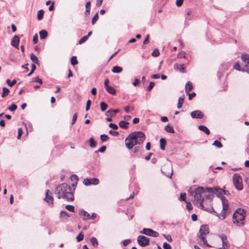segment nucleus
Wrapping results in <instances>:
<instances>
[{
	"label": "nucleus",
	"instance_id": "61",
	"mask_svg": "<svg viewBox=\"0 0 249 249\" xmlns=\"http://www.w3.org/2000/svg\"><path fill=\"white\" fill-rule=\"evenodd\" d=\"M183 2V0H177L176 2V5L178 7L181 6Z\"/></svg>",
	"mask_w": 249,
	"mask_h": 249
},
{
	"label": "nucleus",
	"instance_id": "6",
	"mask_svg": "<svg viewBox=\"0 0 249 249\" xmlns=\"http://www.w3.org/2000/svg\"><path fill=\"white\" fill-rule=\"evenodd\" d=\"M132 139H137L141 144L142 143L145 139V134L142 131H135L131 133Z\"/></svg>",
	"mask_w": 249,
	"mask_h": 249
},
{
	"label": "nucleus",
	"instance_id": "43",
	"mask_svg": "<svg viewBox=\"0 0 249 249\" xmlns=\"http://www.w3.org/2000/svg\"><path fill=\"white\" fill-rule=\"evenodd\" d=\"M71 61L72 65L74 66L76 65L78 63L77 60V57L76 56H73L71 58Z\"/></svg>",
	"mask_w": 249,
	"mask_h": 249
},
{
	"label": "nucleus",
	"instance_id": "10",
	"mask_svg": "<svg viewBox=\"0 0 249 249\" xmlns=\"http://www.w3.org/2000/svg\"><path fill=\"white\" fill-rule=\"evenodd\" d=\"M99 183V180L97 178H85L83 180V184L86 186H88L91 184L97 185Z\"/></svg>",
	"mask_w": 249,
	"mask_h": 249
},
{
	"label": "nucleus",
	"instance_id": "51",
	"mask_svg": "<svg viewBox=\"0 0 249 249\" xmlns=\"http://www.w3.org/2000/svg\"><path fill=\"white\" fill-rule=\"evenodd\" d=\"M226 215H227L226 212L222 211V212L220 214V215L219 216V217L221 219L223 220V219H224L226 218Z\"/></svg>",
	"mask_w": 249,
	"mask_h": 249
},
{
	"label": "nucleus",
	"instance_id": "44",
	"mask_svg": "<svg viewBox=\"0 0 249 249\" xmlns=\"http://www.w3.org/2000/svg\"><path fill=\"white\" fill-rule=\"evenodd\" d=\"M222 211H228L229 209V204L228 202L222 204Z\"/></svg>",
	"mask_w": 249,
	"mask_h": 249
},
{
	"label": "nucleus",
	"instance_id": "38",
	"mask_svg": "<svg viewBox=\"0 0 249 249\" xmlns=\"http://www.w3.org/2000/svg\"><path fill=\"white\" fill-rule=\"evenodd\" d=\"M213 145H214L218 148H221L223 146V145L221 142L218 140L214 141L213 143Z\"/></svg>",
	"mask_w": 249,
	"mask_h": 249
},
{
	"label": "nucleus",
	"instance_id": "49",
	"mask_svg": "<svg viewBox=\"0 0 249 249\" xmlns=\"http://www.w3.org/2000/svg\"><path fill=\"white\" fill-rule=\"evenodd\" d=\"M234 68L238 71H244V69H242V70L240 69V66L238 63H236L234 65Z\"/></svg>",
	"mask_w": 249,
	"mask_h": 249
},
{
	"label": "nucleus",
	"instance_id": "15",
	"mask_svg": "<svg viewBox=\"0 0 249 249\" xmlns=\"http://www.w3.org/2000/svg\"><path fill=\"white\" fill-rule=\"evenodd\" d=\"M243 61L245 63V67L249 70V55L247 54H243L241 56Z\"/></svg>",
	"mask_w": 249,
	"mask_h": 249
},
{
	"label": "nucleus",
	"instance_id": "58",
	"mask_svg": "<svg viewBox=\"0 0 249 249\" xmlns=\"http://www.w3.org/2000/svg\"><path fill=\"white\" fill-rule=\"evenodd\" d=\"M163 248L164 249H171V247L168 243L164 242L163 244Z\"/></svg>",
	"mask_w": 249,
	"mask_h": 249
},
{
	"label": "nucleus",
	"instance_id": "4",
	"mask_svg": "<svg viewBox=\"0 0 249 249\" xmlns=\"http://www.w3.org/2000/svg\"><path fill=\"white\" fill-rule=\"evenodd\" d=\"M232 181L233 183L237 190L239 191L243 190V186L242 184V178L239 174L235 173L233 175Z\"/></svg>",
	"mask_w": 249,
	"mask_h": 249
},
{
	"label": "nucleus",
	"instance_id": "13",
	"mask_svg": "<svg viewBox=\"0 0 249 249\" xmlns=\"http://www.w3.org/2000/svg\"><path fill=\"white\" fill-rule=\"evenodd\" d=\"M190 115L193 118L202 119L204 117L203 113L198 110L192 111Z\"/></svg>",
	"mask_w": 249,
	"mask_h": 249
},
{
	"label": "nucleus",
	"instance_id": "64",
	"mask_svg": "<svg viewBox=\"0 0 249 249\" xmlns=\"http://www.w3.org/2000/svg\"><path fill=\"white\" fill-rule=\"evenodd\" d=\"M219 198H220L222 204L228 202V200L226 199V197L224 196H221Z\"/></svg>",
	"mask_w": 249,
	"mask_h": 249
},
{
	"label": "nucleus",
	"instance_id": "27",
	"mask_svg": "<svg viewBox=\"0 0 249 249\" xmlns=\"http://www.w3.org/2000/svg\"><path fill=\"white\" fill-rule=\"evenodd\" d=\"M160 149L162 150H165V146L166 145V141L165 139L164 138H161L160 139Z\"/></svg>",
	"mask_w": 249,
	"mask_h": 249
},
{
	"label": "nucleus",
	"instance_id": "35",
	"mask_svg": "<svg viewBox=\"0 0 249 249\" xmlns=\"http://www.w3.org/2000/svg\"><path fill=\"white\" fill-rule=\"evenodd\" d=\"M101 109L102 111H105L107 108L108 105L104 102H101L100 103Z\"/></svg>",
	"mask_w": 249,
	"mask_h": 249
},
{
	"label": "nucleus",
	"instance_id": "14",
	"mask_svg": "<svg viewBox=\"0 0 249 249\" xmlns=\"http://www.w3.org/2000/svg\"><path fill=\"white\" fill-rule=\"evenodd\" d=\"M19 42V37L15 35L11 39V45L14 47L18 48V45Z\"/></svg>",
	"mask_w": 249,
	"mask_h": 249
},
{
	"label": "nucleus",
	"instance_id": "48",
	"mask_svg": "<svg viewBox=\"0 0 249 249\" xmlns=\"http://www.w3.org/2000/svg\"><path fill=\"white\" fill-rule=\"evenodd\" d=\"M160 55V53L158 49H155L152 53V55L154 57H157Z\"/></svg>",
	"mask_w": 249,
	"mask_h": 249
},
{
	"label": "nucleus",
	"instance_id": "36",
	"mask_svg": "<svg viewBox=\"0 0 249 249\" xmlns=\"http://www.w3.org/2000/svg\"><path fill=\"white\" fill-rule=\"evenodd\" d=\"M99 18L98 13H96L92 18L91 23L94 25Z\"/></svg>",
	"mask_w": 249,
	"mask_h": 249
},
{
	"label": "nucleus",
	"instance_id": "40",
	"mask_svg": "<svg viewBox=\"0 0 249 249\" xmlns=\"http://www.w3.org/2000/svg\"><path fill=\"white\" fill-rule=\"evenodd\" d=\"M100 139L102 142H104L108 140L109 139V137L106 134H102L100 136Z\"/></svg>",
	"mask_w": 249,
	"mask_h": 249
},
{
	"label": "nucleus",
	"instance_id": "21",
	"mask_svg": "<svg viewBox=\"0 0 249 249\" xmlns=\"http://www.w3.org/2000/svg\"><path fill=\"white\" fill-rule=\"evenodd\" d=\"M165 130L169 133H174L175 130L172 126L170 125V124H168L167 125H166L164 127Z\"/></svg>",
	"mask_w": 249,
	"mask_h": 249
},
{
	"label": "nucleus",
	"instance_id": "26",
	"mask_svg": "<svg viewBox=\"0 0 249 249\" xmlns=\"http://www.w3.org/2000/svg\"><path fill=\"white\" fill-rule=\"evenodd\" d=\"M193 89V86L191 82L188 81L185 86V91L186 93L189 92V91Z\"/></svg>",
	"mask_w": 249,
	"mask_h": 249
},
{
	"label": "nucleus",
	"instance_id": "34",
	"mask_svg": "<svg viewBox=\"0 0 249 249\" xmlns=\"http://www.w3.org/2000/svg\"><path fill=\"white\" fill-rule=\"evenodd\" d=\"M44 11L43 10H40L37 12V19L40 20H41L43 18Z\"/></svg>",
	"mask_w": 249,
	"mask_h": 249
},
{
	"label": "nucleus",
	"instance_id": "18",
	"mask_svg": "<svg viewBox=\"0 0 249 249\" xmlns=\"http://www.w3.org/2000/svg\"><path fill=\"white\" fill-rule=\"evenodd\" d=\"M79 214L82 215V216H83V219L84 220H88V219H90V214L87 212L83 210H82L81 211V213Z\"/></svg>",
	"mask_w": 249,
	"mask_h": 249
},
{
	"label": "nucleus",
	"instance_id": "47",
	"mask_svg": "<svg viewBox=\"0 0 249 249\" xmlns=\"http://www.w3.org/2000/svg\"><path fill=\"white\" fill-rule=\"evenodd\" d=\"M107 149V147L106 146L104 145L101 146L98 150L95 151V153H97L98 152H100L101 153L104 152Z\"/></svg>",
	"mask_w": 249,
	"mask_h": 249
},
{
	"label": "nucleus",
	"instance_id": "55",
	"mask_svg": "<svg viewBox=\"0 0 249 249\" xmlns=\"http://www.w3.org/2000/svg\"><path fill=\"white\" fill-rule=\"evenodd\" d=\"M155 86V83L153 82H150L148 87H147V90L150 91Z\"/></svg>",
	"mask_w": 249,
	"mask_h": 249
},
{
	"label": "nucleus",
	"instance_id": "17",
	"mask_svg": "<svg viewBox=\"0 0 249 249\" xmlns=\"http://www.w3.org/2000/svg\"><path fill=\"white\" fill-rule=\"evenodd\" d=\"M120 111L119 109H110L108 110L106 113V116H110L111 117H113L115 116L117 113H118Z\"/></svg>",
	"mask_w": 249,
	"mask_h": 249
},
{
	"label": "nucleus",
	"instance_id": "2",
	"mask_svg": "<svg viewBox=\"0 0 249 249\" xmlns=\"http://www.w3.org/2000/svg\"><path fill=\"white\" fill-rule=\"evenodd\" d=\"M189 192L193 196L194 199L193 202L194 205H197L201 209L209 211L207 209H205L203 204L204 200V196H206V191L203 187H198L194 190L189 191Z\"/></svg>",
	"mask_w": 249,
	"mask_h": 249
},
{
	"label": "nucleus",
	"instance_id": "9",
	"mask_svg": "<svg viewBox=\"0 0 249 249\" xmlns=\"http://www.w3.org/2000/svg\"><path fill=\"white\" fill-rule=\"evenodd\" d=\"M140 233L153 237H157L159 235V233L158 232L148 228H144L142 231H140Z\"/></svg>",
	"mask_w": 249,
	"mask_h": 249
},
{
	"label": "nucleus",
	"instance_id": "20",
	"mask_svg": "<svg viewBox=\"0 0 249 249\" xmlns=\"http://www.w3.org/2000/svg\"><path fill=\"white\" fill-rule=\"evenodd\" d=\"M129 123L125 121H122L119 123V125L121 128L127 129L128 128V125Z\"/></svg>",
	"mask_w": 249,
	"mask_h": 249
},
{
	"label": "nucleus",
	"instance_id": "16",
	"mask_svg": "<svg viewBox=\"0 0 249 249\" xmlns=\"http://www.w3.org/2000/svg\"><path fill=\"white\" fill-rule=\"evenodd\" d=\"M219 236L220 237L222 242V245L223 246L224 249H227L228 248V240L227 236L224 234H221L219 235Z\"/></svg>",
	"mask_w": 249,
	"mask_h": 249
},
{
	"label": "nucleus",
	"instance_id": "23",
	"mask_svg": "<svg viewBox=\"0 0 249 249\" xmlns=\"http://www.w3.org/2000/svg\"><path fill=\"white\" fill-rule=\"evenodd\" d=\"M30 59L34 63L36 64H39V61L37 57L33 53L30 54Z\"/></svg>",
	"mask_w": 249,
	"mask_h": 249
},
{
	"label": "nucleus",
	"instance_id": "54",
	"mask_svg": "<svg viewBox=\"0 0 249 249\" xmlns=\"http://www.w3.org/2000/svg\"><path fill=\"white\" fill-rule=\"evenodd\" d=\"M91 104V100H88L86 103V111H88L89 109Z\"/></svg>",
	"mask_w": 249,
	"mask_h": 249
},
{
	"label": "nucleus",
	"instance_id": "57",
	"mask_svg": "<svg viewBox=\"0 0 249 249\" xmlns=\"http://www.w3.org/2000/svg\"><path fill=\"white\" fill-rule=\"evenodd\" d=\"M109 127L112 128L114 130H117L118 128V126L117 124L113 123H110L109 124Z\"/></svg>",
	"mask_w": 249,
	"mask_h": 249
},
{
	"label": "nucleus",
	"instance_id": "24",
	"mask_svg": "<svg viewBox=\"0 0 249 249\" xmlns=\"http://www.w3.org/2000/svg\"><path fill=\"white\" fill-rule=\"evenodd\" d=\"M90 5L91 3L90 1H88L86 3V12L85 15L86 16H88L89 15L90 13Z\"/></svg>",
	"mask_w": 249,
	"mask_h": 249
},
{
	"label": "nucleus",
	"instance_id": "50",
	"mask_svg": "<svg viewBox=\"0 0 249 249\" xmlns=\"http://www.w3.org/2000/svg\"><path fill=\"white\" fill-rule=\"evenodd\" d=\"M186 193H181L180 194V197L179 198V199L180 200V201H185L186 200Z\"/></svg>",
	"mask_w": 249,
	"mask_h": 249
},
{
	"label": "nucleus",
	"instance_id": "45",
	"mask_svg": "<svg viewBox=\"0 0 249 249\" xmlns=\"http://www.w3.org/2000/svg\"><path fill=\"white\" fill-rule=\"evenodd\" d=\"M88 38L89 37L87 36L82 37L80 40H79V44H81L86 42L88 40Z\"/></svg>",
	"mask_w": 249,
	"mask_h": 249
},
{
	"label": "nucleus",
	"instance_id": "19",
	"mask_svg": "<svg viewBox=\"0 0 249 249\" xmlns=\"http://www.w3.org/2000/svg\"><path fill=\"white\" fill-rule=\"evenodd\" d=\"M198 129L204 132L207 135H209L210 133V131L209 129L206 126H205L204 125H199Z\"/></svg>",
	"mask_w": 249,
	"mask_h": 249
},
{
	"label": "nucleus",
	"instance_id": "30",
	"mask_svg": "<svg viewBox=\"0 0 249 249\" xmlns=\"http://www.w3.org/2000/svg\"><path fill=\"white\" fill-rule=\"evenodd\" d=\"M89 145L90 147L94 148V147H95L96 146L97 143L94 141L93 138L91 137L89 139Z\"/></svg>",
	"mask_w": 249,
	"mask_h": 249
},
{
	"label": "nucleus",
	"instance_id": "46",
	"mask_svg": "<svg viewBox=\"0 0 249 249\" xmlns=\"http://www.w3.org/2000/svg\"><path fill=\"white\" fill-rule=\"evenodd\" d=\"M65 208L70 212H73L74 211V207L72 205H67L66 206Z\"/></svg>",
	"mask_w": 249,
	"mask_h": 249
},
{
	"label": "nucleus",
	"instance_id": "1",
	"mask_svg": "<svg viewBox=\"0 0 249 249\" xmlns=\"http://www.w3.org/2000/svg\"><path fill=\"white\" fill-rule=\"evenodd\" d=\"M74 178L76 181L71 184V186L67 183H62L58 186L55 190V194L57 196L58 199L63 198L68 201H72L74 199L73 192L76 188L78 176L76 175H72L71 179Z\"/></svg>",
	"mask_w": 249,
	"mask_h": 249
},
{
	"label": "nucleus",
	"instance_id": "59",
	"mask_svg": "<svg viewBox=\"0 0 249 249\" xmlns=\"http://www.w3.org/2000/svg\"><path fill=\"white\" fill-rule=\"evenodd\" d=\"M187 94L189 95L188 99L190 100H192V99L196 95V93L194 92H192V93H189L188 92Z\"/></svg>",
	"mask_w": 249,
	"mask_h": 249
},
{
	"label": "nucleus",
	"instance_id": "5",
	"mask_svg": "<svg viewBox=\"0 0 249 249\" xmlns=\"http://www.w3.org/2000/svg\"><path fill=\"white\" fill-rule=\"evenodd\" d=\"M132 136H131V133L129 134L128 136L125 139V142L126 147L128 149H131L133 148V147L137 144H140L141 143L138 141V140L137 139H132Z\"/></svg>",
	"mask_w": 249,
	"mask_h": 249
},
{
	"label": "nucleus",
	"instance_id": "22",
	"mask_svg": "<svg viewBox=\"0 0 249 249\" xmlns=\"http://www.w3.org/2000/svg\"><path fill=\"white\" fill-rule=\"evenodd\" d=\"M175 68H177L181 72L184 73L185 72L184 64H176L175 65Z\"/></svg>",
	"mask_w": 249,
	"mask_h": 249
},
{
	"label": "nucleus",
	"instance_id": "62",
	"mask_svg": "<svg viewBox=\"0 0 249 249\" xmlns=\"http://www.w3.org/2000/svg\"><path fill=\"white\" fill-rule=\"evenodd\" d=\"M34 82L38 83L40 84H42V80L39 78V77H36L34 80Z\"/></svg>",
	"mask_w": 249,
	"mask_h": 249
},
{
	"label": "nucleus",
	"instance_id": "53",
	"mask_svg": "<svg viewBox=\"0 0 249 249\" xmlns=\"http://www.w3.org/2000/svg\"><path fill=\"white\" fill-rule=\"evenodd\" d=\"M186 202V209L188 210L189 211L192 210L193 208L191 203L190 202Z\"/></svg>",
	"mask_w": 249,
	"mask_h": 249
},
{
	"label": "nucleus",
	"instance_id": "31",
	"mask_svg": "<svg viewBox=\"0 0 249 249\" xmlns=\"http://www.w3.org/2000/svg\"><path fill=\"white\" fill-rule=\"evenodd\" d=\"M214 192H216L217 197H220L223 193V189L217 187H214Z\"/></svg>",
	"mask_w": 249,
	"mask_h": 249
},
{
	"label": "nucleus",
	"instance_id": "41",
	"mask_svg": "<svg viewBox=\"0 0 249 249\" xmlns=\"http://www.w3.org/2000/svg\"><path fill=\"white\" fill-rule=\"evenodd\" d=\"M60 216L61 217H66V216L70 217V216H71V214L69 213H68L66 211H62L60 212Z\"/></svg>",
	"mask_w": 249,
	"mask_h": 249
},
{
	"label": "nucleus",
	"instance_id": "25",
	"mask_svg": "<svg viewBox=\"0 0 249 249\" xmlns=\"http://www.w3.org/2000/svg\"><path fill=\"white\" fill-rule=\"evenodd\" d=\"M39 34L41 39H45L48 36V32L45 30H41Z\"/></svg>",
	"mask_w": 249,
	"mask_h": 249
},
{
	"label": "nucleus",
	"instance_id": "52",
	"mask_svg": "<svg viewBox=\"0 0 249 249\" xmlns=\"http://www.w3.org/2000/svg\"><path fill=\"white\" fill-rule=\"evenodd\" d=\"M205 190L206 191V194L207 193H214V188H205Z\"/></svg>",
	"mask_w": 249,
	"mask_h": 249
},
{
	"label": "nucleus",
	"instance_id": "63",
	"mask_svg": "<svg viewBox=\"0 0 249 249\" xmlns=\"http://www.w3.org/2000/svg\"><path fill=\"white\" fill-rule=\"evenodd\" d=\"M140 83V80L138 78H136L134 80V81L133 82V85L134 86L136 87V86H138V85Z\"/></svg>",
	"mask_w": 249,
	"mask_h": 249
},
{
	"label": "nucleus",
	"instance_id": "33",
	"mask_svg": "<svg viewBox=\"0 0 249 249\" xmlns=\"http://www.w3.org/2000/svg\"><path fill=\"white\" fill-rule=\"evenodd\" d=\"M183 102H184V97H180L178 99V103L177 105L178 108H180L182 107Z\"/></svg>",
	"mask_w": 249,
	"mask_h": 249
},
{
	"label": "nucleus",
	"instance_id": "32",
	"mask_svg": "<svg viewBox=\"0 0 249 249\" xmlns=\"http://www.w3.org/2000/svg\"><path fill=\"white\" fill-rule=\"evenodd\" d=\"M10 91L9 90L5 88V87H4L2 88V94H1V97L2 98H4L5 97H6V96L8 95V94H9Z\"/></svg>",
	"mask_w": 249,
	"mask_h": 249
},
{
	"label": "nucleus",
	"instance_id": "8",
	"mask_svg": "<svg viewBox=\"0 0 249 249\" xmlns=\"http://www.w3.org/2000/svg\"><path fill=\"white\" fill-rule=\"evenodd\" d=\"M209 233V229L207 225H203L201 226L199 230V234L198 237L201 240H204L205 237Z\"/></svg>",
	"mask_w": 249,
	"mask_h": 249
},
{
	"label": "nucleus",
	"instance_id": "29",
	"mask_svg": "<svg viewBox=\"0 0 249 249\" xmlns=\"http://www.w3.org/2000/svg\"><path fill=\"white\" fill-rule=\"evenodd\" d=\"M106 90L110 94L115 95L116 94V89L111 86H108L106 88Z\"/></svg>",
	"mask_w": 249,
	"mask_h": 249
},
{
	"label": "nucleus",
	"instance_id": "11",
	"mask_svg": "<svg viewBox=\"0 0 249 249\" xmlns=\"http://www.w3.org/2000/svg\"><path fill=\"white\" fill-rule=\"evenodd\" d=\"M161 170L166 177L169 178H171L173 175V170L170 166H165Z\"/></svg>",
	"mask_w": 249,
	"mask_h": 249
},
{
	"label": "nucleus",
	"instance_id": "3",
	"mask_svg": "<svg viewBox=\"0 0 249 249\" xmlns=\"http://www.w3.org/2000/svg\"><path fill=\"white\" fill-rule=\"evenodd\" d=\"M246 211L245 209L238 208L236 210L232 215L233 222L239 227L243 226L244 221L246 217Z\"/></svg>",
	"mask_w": 249,
	"mask_h": 249
},
{
	"label": "nucleus",
	"instance_id": "60",
	"mask_svg": "<svg viewBox=\"0 0 249 249\" xmlns=\"http://www.w3.org/2000/svg\"><path fill=\"white\" fill-rule=\"evenodd\" d=\"M109 133L110 135H112L114 136H117L119 135V133L118 132L113 131L112 130H109Z\"/></svg>",
	"mask_w": 249,
	"mask_h": 249
},
{
	"label": "nucleus",
	"instance_id": "37",
	"mask_svg": "<svg viewBox=\"0 0 249 249\" xmlns=\"http://www.w3.org/2000/svg\"><path fill=\"white\" fill-rule=\"evenodd\" d=\"M91 243L94 247H97L98 245L97 239L95 237H92L91 239Z\"/></svg>",
	"mask_w": 249,
	"mask_h": 249
},
{
	"label": "nucleus",
	"instance_id": "56",
	"mask_svg": "<svg viewBox=\"0 0 249 249\" xmlns=\"http://www.w3.org/2000/svg\"><path fill=\"white\" fill-rule=\"evenodd\" d=\"M22 133H23V131H22V129L21 128H19L18 129V136H17V138L18 139H20L21 137V135H22Z\"/></svg>",
	"mask_w": 249,
	"mask_h": 249
},
{
	"label": "nucleus",
	"instance_id": "39",
	"mask_svg": "<svg viewBox=\"0 0 249 249\" xmlns=\"http://www.w3.org/2000/svg\"><path fill=\"white\" fill-rule=\"evenodd\" d=\"M6 82L9 86L12 87L17 83V81L16 79H14L12 82H11L10 80L7 79Z\"/></svg>",
	"mask_w": 249,
	"mask_h": 249
},
{
	"label": "nucleus",
	"instance_id": "42",
	"mask_svg": "<svg viewBox=\"0 0 249 249\" xmlns=\"http://www.w3.org/2000/svg\"><path fill=\"white\" fill-rule=\"evenodd\" d=\"M17 108V106L15 104H12L10 107H8V109L11 111H15Z\"/></svg>",
	"mask_w": 249,
	"mask_h": 249
},
{
	"label": "nucleus",
	"instance_id": "7",
	"mask_svg": "<svg viewBox=\"0 0 249 249\" xmlns=\"http://www.w3.org/2000/svg\"><path fill=\"white\" fill-rule=\"evenodd\" d=\"M137 241L139 245L142 247L150 244L149 238L143 235H139L137 238Z\"/></svg>",
	"mask_w": 249,
	"mask_h": 249
},
{
	"label": "nucleus",
	"instance_id": "12",
	"mask_svg": "<svg viewBox=\"0 0 249 249\" xmlns=\"http://www.w3.org/2000/svg\"><path fill=\"white\" fill-rule=\"evenodd\" d=\"M44 200L47 202L49 205L53 204V198L52 196V193L49 190H47L45 193V198Z\"/></svg>",
	"mask_w": 249,
	"mask_h": 249
},
{
	"label": "nucleus",
	"instance_id": "28",
	"mask_svg": "<svg viewBox=\"0 0 249 249\" xmlns=\"http://www.w3.org/2000/svg\"><path fill=\"white\" fill-rule=\"evenodd\" d=\"M122 71H123V69L121 67L117 66H114V67H113V68L112 69V71L113 73H120V72H122Z\"/></svg>",
	"mask_w": 249,
	"mask_h": 249
}]
</instances>
